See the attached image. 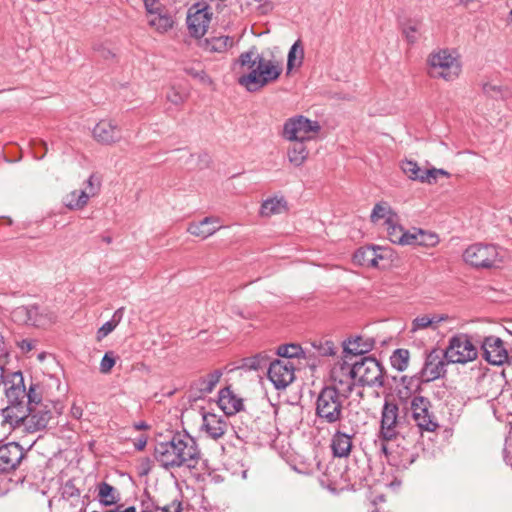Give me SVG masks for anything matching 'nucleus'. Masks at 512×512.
I'll use <instances>...</instances> for the list:
<instances>
[{"label": "nucleus", "instance_id": "0e129e2a", "mask_svg": "<svg viewBox=\"0 0 512 512\" xmlns=\"http://www.w3.org/2000/svg\"><path fill=\"white\" fill-rule=\"evenodd\" d=\"M135 429L137 430H146L148 429V425L144 421H140L134 424Z\"/></svg>", "mask_w": 512, "mask_h": 512}, {"label": "nucleus", "instance_id": "052dcab7", "mask_svg": "<svg viewBox=\"0 0 512 512\" xmlns=\"http://www.w3.org/2000/svg\"><path fill=\"white\" fill-rule=\"evenodd\" d=\"M147 445V437L141 436L134 442V447L138 451H142Z\"/></svg>", "mask_w": 512, "mask_h": 512}, {"label": "nucleus", "instance_id": "f8f14e48", "mask_svg": "<svg viewBox=\"0 0 512 512\" xmlns=\"http://www.w3.org/2000/svg\"><path fill=\"white\" fill-rule=\"evenodd\" d=\"M401 425L402 422L397 403L385 400L381 410L380 429L378 432L379 440L397 441L400 436L399 429Z\"/></svg>", "mask_w": 512, "mask_h": 512}, {"label": "nucleus", "instance_id": "aec40b11", "mask_svg": "<svg viewBox=\"0 0 512 512\" xmlns=\"http://www.w3.org/2000/svg\"><path fill=\"white\" fill-rule=\"evenodd\" d=\"M228 422L226 417L219 416L214 413H204L202 417L201 430L204 431L208 437L217 440L225 435L228 430Z\"/></svg>", "mask_w": 512, "mask_h": 512}, {"label": "nucleus", "instance_id": "412c9836", "mask_svg": "<svg viewBox=\"0 0 512 512\" xmlns=\"http://www.w3.org/2000/svg\"><path fill=\"white\" fill-rule=\"evenodd\" d=\"M354 433L349 434L337 429L331 437L330 448L332 454L338 458H347L353 447Z\"/></svg>", "mask_w": 512, "mask_h": 512}, {"label": "nucleus", "instance_id": "7c9ffc66", "mask_svg": "<svg viewBox=\"0 0 512 512\" xmlns=\"http://www.w3.org/2000/svg\"><path fill=\"white\" fill-rule=\"evenodd\" d=\"M292 145L287 150L289 162L295 166H302L309 156V150L306 147L305 141H291Z\"/></svg>", "mask_w": 512, "mask_h": 512}, {"label": "nucleus", "instance_id": "c9c22d12", "mask_svg": "<svg viewBox=\"0 0 512 512\" xmlns=\"http://www.w3.org/2000/svg\"><path fill=\"white\" fill-rule=\"evenodd\" d=\"M285 209L286 201L283 198H269L262 203L260 213L262 216L269 217L280 214Z\"/></svg>", "mask_w": 512, "mask_h": 512}, {"label": "nucleus", "instance_id": "5fc2aeb1", "mask_svg": "<svg viewBox=\"0 0 512 512\" xmlns=\"http://www.w3.org/2000/svg\"><path fill=\"white\" fill-rule=\"evenodd\" d=\"M439 175L446 176V177L450 176L449 172H447L444 169H436V168L427 169V174H426L427 183L428 184L436 183L437 177Z\"/></svg>", "mask_w": 512, "mask_h": 512}, {"label": "nucleus", "instance_id": "ea45409f", "mask_svg": "<svg viewBox=\"0 0 512 512\" xmlns=\"http://www.w3.org/2000/svg\"><path fill=\"white\" fill-rule=\"evenodd\" d=\"M304 59V49L300 40H297L290 48L287 59V69L300 67Z\"/></svg>", "mask_w": 512, "mask_h": 512}, {"label": "nucleus", "instance_id": "ddd939ff", "mask_svg": "<svg viewBox=\"0 0 512 512\" xmlns=\"http://www.w3.org/2000/svg\"><path fill=\"white\" fill-rule=\"evenodd\" d=\"M412 418L421 431L434 432L439 427L437 418L431 411L432 404L424 396H414L410 403Z\"/></svg>", "mask_w": 512, "mask_h": 512}, {"label": "nucleus", "instance_id": "3c124183", "mask_svg": "<svg viewBox=\"0 0 512 512\" xmlns=\"http://www.w3.org/2000/svg\"><path fill=\"white\" fill-rule=\"evenodd\" d=\"M115 362L116 361L113 352H106L100 362V372L103 374H108L115 365Z\"/></svg>", "mask_w": 512, "mask_h": 512}, {"label": "nucleus", "instance_id": "864d4df0", "mask_svg": "<svg viewBox=\"0 0 512 512\" xmlns=\"http://www.w3.org/2000/svg\"><path fill=\"white\" fill-rule=\"evenodd\" d=\"M144 7L149 14V17L163 12L164 7L158 0H144Z\"/></svg>", "mask_w": 512, "mask_h": 512}, {"label": "nucleus", "instance_id": "58836bf2", "mask_svg": "<svg viewBox=\"0 0 512 512\" xmlns=\"http://www.w3.org/2000/svg\"><path fill=\"white\" fill-rule=\"evenodd\" d=\"M87 191L74 190L64 200L65 206L71 210L82 209L88 203Z\"/></svg>", "mask_w": 512, "mask_h": 512}, {"label": "nucleus", "instance_id": "774afa93", "mask_svg": "<svg viewBox=\"0 0 512 512\" xmlns=\"http://www.w3.org/2000/svg\"><path fill=\"white\" fill-rule=\"evenodd\" d=\"M141 512H156L152 505H146Z\"/></svg>", "mask_w": 512, "mask_h": 512}, {"label": "nucleus", "instance_id": "6ab92c4d", "mask_svg": "<svg viewBox=\"0 0 512 512\" xmlns=\"http://www.w3.org/2000/svg\"><path fill=\"white\" fill-rule=\"evenodd\" d=\"M23 457V449L17 443L12 442L0 446V472H9L15 469Z\"/></svg>", "mask_w": 512, "mask_h": 512}, {"label": "nucleus", "instance_id": "bb28decb", "mask_svg": "<svg viewBox=\"0 0 512 512\" xmlns=\"http://www.w3.org/2000/svg\"><path fill=\"white\" fill-rule=\"evenodd\" d=\"M223 373L221 370H214L204 377H200L192 384V389L199 393L198 397L211 393L220 381Z\"/></svg>", "mask_w": 512, "mask_h": 512}, {"label": "nucleus", "instance_id": "7ed1b4c3", "mask_svg": "<svg viewBox=\"0 0 512 512\" xmlns=\"http://www.w3.org/2000/svg\"><path fill=\"white\" fill-rule=\"evenodd\" d=\"M4 398L0 399V412L3 423L11 428L19 427V421L24 417L25 407L29 401L28 391L24 385V378L20 371L9 372L1 386Z\"/></svg>", "mask_w": 512, "mask_h": 512}, {"label": "nucleus", "instance_id": "423d86ee", "mask_svg": "<svg viewBox=\"0 0 512 512\" xmlns=\"http://www.w3.org/2000/svg\"><path fill=\"white\" fill-rule=\"evenodd\" d=\"M429 75L445 81H454L461 73V62L458 55L448 49H440L428 57Z\"/></svg>", "mask_w": 512, "mask_h": 512}, {"label": "nucleus", "instance_id": "9d476101", "mask_svg": "<svg viewBox=\"0 0 512 512\" xmlns=\"http://www.w3.org/2000/svg\"><path fill=\"white\" fill-rule=\"evenodd\" d=\"M354 367L359 386H384V368L376 358L363 357L354 362Z\"/></svg>", "mask_w": 512, "mask_h": 512}, {"label": "nucleus", "instance_id": "6e6552de", "mask_svg": "<svg viewBox=\"0 0 512 512\" xmlns=\"http://www.w3.org/2000/svg\"><path fill=\"white\" fill-rule=\"evenodd\" d=\"M321 130L318 121L297 115L287 119L283 125L282 137L288 141H309Z\"/></svg>", "mask_w": 512, "mask_h": 512}, {"label": "nucleus", "instance_id": "0eeeda50", "mask_svg": "<svg viewBox=\"0 0 512 512\" xmlns=\"http://www.w3.org/2000/svg\"><path fill=\"white\" fill-rule=\"evenodd\" d=\"M358 385L354 362L346 359L336 362L330 370V384L327 388H334L336 392L349 398L355 386Z\"/></svg>", "mask_w": 512, "mask_h": 512}, {"label": "nucleus", "instance_id": "09e8293b", "mask_svg": "<svg viewBox=\"0 0 512 512\" xmlns=\"http://www.w3.org/2000/svg\"><path fill=\"white\" fill-rule=\"evenodd\" d=\"M87 187L84 191H87L88 199L98 194L100 190V179L95 175L91 174L86 181Z\"/></svg>", "mask_w": 512, "mask_h": 512}, {"label": "nucleus", "instance_id": "4d7b16f0", "mask_svg": "<svg viewBox=\"0 0 512 512\" xmlns=\"http://www.w3.org/2000/svg\"><path fill=\"white\" fill-rule=\"evenodd\" d=\"M166 98L169 102L175 105H180L184 102V96L174 88L169 90V92L166 95Z\"/></svg>", "mask_w": 512, "mask_h": 512}, {"label": "nucleus", "instance_id": "f3484780", "mask_svg": "<svg viewBox=\"0 0 512 512\" xmlns=\"http://www.w3.org/2000/svg\"><path fill=\"white\" fill-rule=\"evenodd\" d=\"M444 356L437 350H432L426 357L424 366L420 372L422 382H431L443 377L446 373Z\"/></svg>", "mask_w": 512, "mask_h": 512}, {"label": "nucleus", "instance_id": "680f3d73", "mask_svg": "<svg viewBox=\"0 0 512 512\" xmlns=\"http://www.w3.org/2000/svg\"><path fill=\"white\" fill-rule=\"evenodd\" d=\"M123 314H124V308H123V307H121V308L117 309V310L114 312V314H113V316H112L111 320H112V321H114V323H115L116 325H118V324L120 323V321L122 320Z\"/></svg>", "mask_w": 512, "mask_h": 512}, {"label": "nucleus", "instance_id": "37998d69", "mask_svg": "<svg viewBox=\"0 0 512 512\" xmlns=\"http://www.w3.org/2000/svg\"><path fill=\"white\" fill-rule=\"evenodd\" d=\"M393 222L394 223H384L387 236L392 243L401 245L403 241L402 234H404L405 229L399 224V216L395 217Z\"/></svg>", "mask_w": 512, "mask_h": 512}, {"label": "nucleus", "instance_id": "5701e85b", "mask_svg": "<svg viewBox=\"0 0 512 512\" xmlns=\"http://www.w3.org/2000/svg\"><path fill=\"white\" fill-rule=\"evenodd\" d=\"M375 346V340L371 337L364 338L356 336L343 342V352L345 358L348 355L358 356L370 352Z\"/></svg>", "mask_w": 512, "mask_h": 512}, {"label": "nucleus", "instance_id": "69168bd1", "mask_svg": "<svg viewBox=\"0 0 512 512\" xmlns=\"http://www.w3.org/2000/svg\"><path fill=\"white\" fill-rule=\"evenodd\" d=\"M21 347H22L23 349H25V348H26V349L29 351V350H31V349L33 348V344H32V343H31V341H29V340H23V341H22V345H21Z\"/></svg>", "mask_w": 512, "mask_h": 512}, {"label": "nucleus", "instance_id": "e2e57ef3", "mask_svg": "<svg viewBox=\"0 0 512 512\" xmlns=\"http://www.w3.org/2000/svg\"><path fill=\"white\" fill-rule=\"evenodd\" d=\"M211 3H214L215 8L218 11H221L224 7H226L227 0H209Z\"/></svg>", "mask_w": 512, "mask_h": 512}, {"label": "nucleus", "instance_id": "8fccbe9b", "mask_svg": "<svg viewBox=\"0 0 512 512\" xmlns=\"http://www.w3.org/2000/svg\"><path fill=\"white\" fill-rule=\"evenodd\" d=\"M154 509L159 512H182V501L179 499H173L170 503L163 506L153 505Z\"/></svg>", "mask_w": 512, "mask_h": 512}, {"label": "nucleus", "instance_id": "dca6fc26", "mask_svg": "<svg viewBox=\"0 0 512 512\" xmlns=\"http://www.w3.org/2000/svg\"><path fill=\"white\" fill-rule=\"evenodd\" d=\"M482 350L484 359L492 365H503L507 363L510 357L503 340L493 335L484 339Z\"/></svg>", "mask_w": 512, "mask_h": 512}, {"label": "nucleus", "instance_id": "338daca9", "mask_svg": "<svg viewBox=\"0 0 512 512\" xmlns=\"http://www.w3.org/2000/svg\"><path fill=\"white\" fill-rule=\"evenodd\" d=\"M504 328L510 335H512V321H508Z\"/></svg>", "mask_w": 512, "mask_h": 512}, {"label": "nucleus", "instance_id": "de8ad7c7", "mask_svg": "<svg viewBox=\"0 0 512 512\" xmlns=\"http://www.w3.org/2000/svg\"><path fill=\"white\" fill-rule=\"evenodd\" d=\"M394 441L380 440V450L386 456V458L394 464L396 458V446L393 444Z\"/></svg>", "mask_w": 512, "mask_h": 512}, {"label": "nucleus", "instance_id": "6e6d98bb", "mask_svg": "<svg viewBox=\"0 0 512 512\" xmlns=\"http://www.w3.org/2000/svg\"><path fill=\"white\" fill-rule=\"evenodd\" d=\"M117 325L114 323V321L109 320L105 322L97 331V338L101 340L102 338L106 337L108 334H110Z\"/></svg>", "mask_w": 512, "mask_h": 512}, {"label": "nucleus", "instance_id": "393cba45", "mask_svg": "<svg viewBox=\"0 0 512 512\" xmlns=\"http://www.w3.org/2000/svg\"><path fill=\"white\" fill-rule=\"evenodd\" d=\"M217 223L218 220L216 218L205 217L198 223L189 224L187 231L193 236L205 239L220 229V226L216 225Z\"/></svg>", "mask_w": 512, "mask_h": 512}, {"label": "nucleus", "instance_id": "4c0bfd02", "mask_svg": "<svg viewBox=\"0 0 512 512\" xmlns=\"http://www.w3.org/2000/svg\"><path fill=\"white\" fill-rule=\"evenodd\" d=\"M148 23L160 33H165L173 27V18L168 13L160 12L149 17Z\"/></svg>", "mask_w": 512, "mask_h": 512}, {"label": "nucleus", "instance_id": "e433bc0d", "mask_svg": "<svg viewBox=\"0 0 512 512\" xmlns=\"http://www.w3.org/2000/svg\"><path fill=\"white\" fill-rule=\"evenodd\" d=\"M401 169L409 179L427 183V170H422L415 161H403L401 164Z\"/></svg>", "mask_w": 512, "mask_h": 512}, {"label": "nucleus", "instance_id": "2eb2a0df", "mask_svg": "<svg viewBox=\"0 0 512 512\" xmlns=\"http://www.w3.org/2000/svg\"><path fill=\"white\" fill-rule=\"evenodd\" d=\"M267 375L276 389H284L295 378L294 365L291 360L275 359L270 363Z\"/></svg>", "mask_w": 512, "mask_h": 512}, {"label": "nucleus", "instance_id": "49530a36", "mask_svg": "<svg viewBox=\"0 0 512 512\" xmlns=\"http://www.w3.org/2000/svg\"><path fill=\"white\" fill-rule=\"evenodd\" d=\"M439 243V238L435 233L418 229V246L434 247Z\"/></svg>", "mask_w": 512, "mask_h": 512}, {"label": "nucleus", "instance_id": "b1692460", "mask_svg": "<svg viewBox=\"0 0 512 512\" xmlns=\"http://www.w3.org/2000/svg\"><path fill=\"white\" fill-rule=\"evenodd\" d=\"M31 313H29V324L35 327H47L55 323L56 314L48 308L41 307L36 304L30 305Z\"/></svg>", "mask_w": 512, "mask_h": 512}, {"label": "nucleus", "instance_id": "bf43d9fd", "mask_svg": "<svg viewBox=\"0 0 512 512\" xmlns=\"http://www.w3.org/2000/svg\"><path fill=\"white\" fill-rule=\"evenodd\" d=\"M70 413L73 418L80 419L83 415V409L81 406L77 405L76 402H74L71 406Z\"/></svg>", "mask_w": 512, "mask_h": 512}, {"label": "nucleus", "instance_id": "a19ab883", "mask_svg": "<svg viewBox=\"0 0 512 512\" xmlns=\"http://www.w3.org/2000/svg\"><path fill=\"white\" fill-rule=\"evenodd\" d=\"M483 92L492 99H508L511 97L512 92L505 86L497 85L491 82L483 84Z\"/></svg>", "mask_w": 512, "mask_h": 512}, {"label": "nucleus", "instance_id": "9b49d317", "mask_svg": "<svg viewBox=\"0 0 512 512\" xmlns=\"http://www.w3.org/2000/svg\"><path fill=\"white\" fill-rule=\"evenodd\" d=\"M464 261L475 268H492L499 262V252L493 244L475 243L463 252Z\"/></svg>", "mask_w": 512, "mask_h": 512}, {"label": "nucleus", "instance_id": "4468645a", "mask_svg": "<svg viewBox=\"0 0 512 512\" xmlns=\"http://www.w3.org/2000/svg\"><path fill=\"white\" fill-rule=\"evenodd\" d=\"M212 19L211 7L205 2L193 4L187 13V26L191 36L200 38L207 32Z\"/></svg>", "mask_w": 512, "mask_h": 512}, {"label": "nucleus", "instance_id": "72a5a7b5", "mask_svg": "<svg viewBox=\"0 0 512 512\" xmlns=\"http://www.w3.org/2000/svg\"><path fill=\"white\" fill-rule=\"evenodd\" d=\"M271 362V356L268 352H260L254 356L244 358L242 367L255 371L264 370L269 368Z\"/></svg>", "mask_w": 512, "mask_h": 512}, {"label": "nucleus", "instance_id": "f704fd0d", "mask_svg": "<svg viewBox=\"0 0 512 512\" xmlns=\"http://www.w3.org/2000/svg\"><path fill=\"white\" fill-rule=\"evenodd\" d=\"M396 458L394 459V465L407 469L410 465H412L417 457L418 454L414 451V449L408 448V447H402L400 448V444L396 445Z\"/></svg>", "mask_w": 512, "mask_h": 512}, {"label": "nucleus", "instance_id": "c03bdc74", "mask_svg": "<svg viewBox=\"0 0 512 512\" xmlns=\"http://www.w3.org/2000/svg\"><path fill=\"white\" fill-rule=\"evenodd\" d=\"M305 352L301 346L297 344H285L281 345L277 349V355L283 359L291 360V358H299Z\"/></svg>", "mask_w": 512, "mask_h": 512}, {"label": "nucleus", "instance_id": "f257e3e1", "mask_svg": "<svg viewBox=\"0 0 512 512\" xmlns=\"http://www.w3.org/2000/svg\"><path fill=\"white\" fill-rule=\"evenodd\" d=\"M201 453L195 438L186 432H177L168 441L157 442L154 458L165 469L195 468Z\"/></svg>", "mask_w": 512, "mask_h": 512}, {"label": "nucleus", "instance_id": "1a4fd4ad", "mask_svg": "<svg viewBox=\"0 0 512 512\" xmlns=\"http://www.w3.org/2000/svg\"><path fill=\"white\" fill-rule=\"evenodd\" d=\"M478 350L467 334L460 333L450 338L444 352L449 363L465 364L477 358Z\"/></svg>", "mask_w": 512, "mask_h": 512}, {"label": "nucleus", "instance_id": "79ce46f5", "mask_svg": "<svg viewBox=\"0 0 512 512\" xmlns=\"http://www.w3.org/2000/svg\"><path fill=\"white\" fill-rule=\"evenodd\" d=\"M409 357L410 353L407 349H396L390 357L392 367L400 372L406 370L409 364Z\"/></svg>", "mask_w": 512, "mask_h": 512}, {"label": "nucleus", "instance_id": "473e14b6", "mask_svg": "<svg viewBox=\"0 0 512 512\" xmlns=\"http://www.w3.org/2000/svg\"><path fill=\"white\" fill-rule=\"evenodd\" d=\"M398 214L391 208V206L385 202H379L376 203L372 213H371V221L372 222H378L380 219H384V223H394L395 217H397Z\"/></svg>", "mask_w": 512, "mask_h": 512}, {"label": "nucleus", "instance_id": "603ef678", "mask_svg": "<svg viewBox=\"0 0 512 512\" xmlns=\"http://www.w3.org/2000/svg\"><path fill=\"white\" fill-rule=\"evenodd\" d=\"M402 237L403 241L401 242V245L418 246V228L405 230L404 234H402Z\"/></svg>", "mask_w": 512, "mask_h": 512}, {"label": "nucleus", "instance_id": "13d9d810", "mask_svg": "<svg viewBox=\"0 0 512 512\" xmlns=\"http://www.w3.org/2000/svg\"><path fill=\"white\" fill-rule=\"evenodd\" d=\"M418 31V28L416 25H409V26H406L403 30L407 40L410 42V43H414L416 41V36L415 34L417 33Z\"/></svg>", "mask_w": 512, "mask_h": 512}, {"label": "nucleus", "instance_id": "a211bd4d", "mask_svg": "<svg viewBox=\"0 0 512 512\" xmlns=\"http://www.w3.org/2000/svg\"><path fill=\"white\" fill-rule=\"evenodd\" d=\"M94 139L105 145H110L120 141L121 129L116 122L110 119L100 120L93 128Z\"/></svg>", "mask_w": 512, "mask_h": 512}, {"label": "nucleus", "instance_id": "4be33fe9", "mask_svg": "<svg viewBox=\"0 0 512 512\" xmlns=\"http://www.w3.org/2000/svg\"><path fill=\"white\" fill-rule=\"evenodd\" d=\"M378 251L385 250L379 246L360 247L353 255V262L365 267H379V262L384 259V255L379 254Z\"/></svg>", "mask_w": 512, "mask_h": 512}, {"label": "nucleus", "instance_id": "2f4dec72", "mask_svg": "<svg viewBox=\"0 0 512 512\" xmlns=\"http://www.w3.org/2000/svg\"><path fill=\"white\" fill-rule=\"evenodd\" d=\"M99 502L105 506H112L120 500L118 490L107 482H101L97 486Z\"/></svg>", "mask_w": 512, "mask_h": 512}, {"label": "nucleus", "instance_id": "a878e982", "mask_svg": "<svg viewBox=\"0 0 512 512\" xmlns=\"http://www.w3.org/2000/svg\"><path fill=\"white\" fill-rule=\"evenodd\" d=\"M233 45L234 39L227 35L209 37L201 43L203 50L209 53H224Z\"/></svg>", "mask_w": 512, "mask_h": 512}, {"label": "nucleus", "instance_id": "a18cd8bd", "mask_svg": "<svg viewBox=\"0 0 512 512\" xmlns=\"http://www.w3.org/2000/svg\"><path fill=\"white\" fill-rule=\"evenodd\" d=\"M30 305H22L14 308L11 312V319L20 325L29 324Z\"/></svg>", "mask_w": 512, "mask_h": 512}, {"label": "nucleus", "instance_id": "c756f323", "mask_svg": "<svg viewBox=\"0 0 512 512\" xmlns=\"http://www.w3.org/2000/svg\"><path fill=\"white\" fill-rule=\"evenodd\" d=\"M448 319L449 316L447 314L421 315L412 321L411 331L415 332L426 328L436 330L439 323L447 321Z\"/></svg>", "mask_w": 512, "mask_h": 512}, {"label": "nucleus", "instance_id": "cd10ccee", "mask_svg": "<svg viewBox=\"0 0 512 512\" xmlns=\"http://www.w3.org/2000/svg\"><path fill=\"white\" fill-rule=\"evenodd\" d=\"M218 403L226 415H234L243 408L242 400L233 395L229 388L220 391Z\"/></svg>", "mask_w": 512, "mask_h": 512}, {"label": "nucleus", "instance_id": "f03ea898", "mask_svg": "<svg viewBox=\"0 0 512 512\" xmlns=\"http://www.w3.org/2000/svg\"><path fill=\"white\" fill-rule=\"evenodd\" d=\"M248 73L239 77L238 83L249 92H255L276 81L282 73V65L276 59H267L256 47L239 55L237 61Z\"/></svg>", "mask_w": 512, "mask_h": 512}, {"label": "nucleus", "instance_id": "39448f33", "mask_svg": "<svg viewBox=\"0 0 512 512\" xmlns=\"http://www.w3.org/2000/svg\"><path fill=\"white\" fill-rule=\"evenodd\" d=\"M347 398L334 388L323 387L315 401V416L321 424L339 425L343 419L344 402Z\"/></svg>", "mask_w": 512, "mask_h": 512}, {"label": "nucleus", "instance_id": "c85d7f7f", "mask_svg": "<svg viewBox=\"0 0 512 512\" xmlns=\"http://www.w3.org/2000/svg\"><path fill=\"white\" fill-rule=\"evenodd\" d=\"M311 346L313 348V358H315L316 356L329 357L334 356L336 354V346L334 342L329 339L321 338L315 340L311 343ZM308 361L311 367H316V361L315 359H311V356H309Z\"/></svg>", "mask_w": 512, "mask_h": 512}, {"label": "nucleus", "instance_id": "20e7f679", "mask_svg": "<svg viewBox=\"0 0 512 512\" xmlns=\"http://www.w3.org/2000/svg\"><path fill=\"white\" fill-rule=\"evenodd\" d=\"M23 414L19 427L24 426L31 433L45 429L52 418V404L42 400L37 385H30L29 401Z\"/></svg>", "mask_w": 512, "mask_h": 512}]
</instances>
